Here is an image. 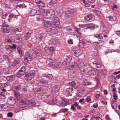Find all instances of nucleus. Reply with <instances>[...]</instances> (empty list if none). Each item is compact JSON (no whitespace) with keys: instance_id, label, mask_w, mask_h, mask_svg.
<instances>
[{"instance_id":"obj_18","label":"nucleus","mask_w":120,"mask_h":120,"mask_svg":"<svg viewBox=\"0 0 120 120\" xmlns=\"http://www.w3.org/2000/svg\"><path fill=\"white\" fill-rule=\"evenodd\" d=\"M77 62L76 63H73L71 66V68L73 70H75L77 69L78 67V64Z\"/></svg>"},{"instance_id":"obj_24","label":"nucleus","mask_w":120,"mask_h":120,"mask_svg":"<svg viewBox=\"0 0 120 120\" xmlns=\"http://www.w3.org/2000/svg\"><path fill=\"white\" fill-rule=\"evenodd\" d=\"M73 90V88L72 87H69L67 88L65 91V93L68 95L69 94H70V93Z\"/></svg>"},{"instance_id":"obj_2","label":"nucleus","mask_w":120,"mask_h":120,"mask_svg":"<svg viewBox=\"0 0 120 120\" xmlns=\"http://www.w3.org/2000/svg\"><path fill=\"white\" fill-rule=\"evenodd\" d=\"M71 53L75 56L78 57L81 55L82 53V50L77 48H73L71 50Z\"/></svg>"},{"instance_id":"obj_15","label":"nucleus","mask_w":120,"mask_h":120,"mask_svg":"<svg viewBox=\"0 0 120 120\" xmlns=\"http://www.w3.org/2000/svg\"><path fill=\"white\" fill-rule=\"evenodd\" d=\"M14 95L15 98L17 100H19L21 98V95L20 94L19 92L15 90L14 91Z\"/></svg>"},{"instance_id":"obj_62","label":"nucleus","mask_w":120,"mask_h":120,"mask_svg":"<svg viewBox=\"0 0 120 120\" xmlns=\"http://www.w3.org/2000/svg\"><path fill=\"white\" fill-rule=\"evenodd\" d=\"M85 6L87 7H89L90 6V5L87 2L85 1L84 3Z\"/></svg>"},{"instance_id":"obj_8","label":"nucleus","mask_w":120,"mask_h":120,"mask_svg":"<svg viewBox=\"0 0 120 120\" xmlns=\"http://www.w3.org/2000/svg\"><path fill=\"white\" fill-rule=\"evenodd\" d=\"M2 30L4 32L6 33L8 32L9 28L8 25L6 24L5 22H3V24L2 25Z\"/></svg>"},{"instance_id":"obj_20","label":"nucleus","mask_w":120,"mask_h":120,"mask_svg":"<svg viewBox=\"0 0 120 120\" xmlns=\"http://www.w3.org/2000/svg\"><path fill=\"white\" fill-rule=\"evenodd\" d=\"M58 91V86L57 85H55L52 87L51 91L52 93H57Z\"/></svg>"},{"instance_id":"obj_46","label":"nucleus","mask_w":120,"mask_h":120,"mask_svg":"<svg viewBox=\"0 0 120 120\" xmlns=\"http://www.w3.org/2000/svg\"><path fill=\"white\" fill-rule=\"evenodd\" d=\"M1 107L2 109H4L7 108L8 106L6 104H4L1 105Z\"/></svg>"},{"instance_id":"obj_55","label":"nucleus","mask_w":120,"mask_h":120,"mask_svg":"<svg viewBox=\"0 0 120 120\" xmlns=\"http://www.w3.org/2000/svg\"><path fill=\"white\" fill-rule=\"evenodd\" d=\"M68 110V109L64 108V109H62L60 110V111L62 112H67Z\"/></svg>"},{"instance_id":"obj_27","label":"nucleus","mask_w":120,"mask_h":120,"mask_svg":"<svg viewBox=\"0 0 120 120\" xmlns=\"http://www.w3.org/2000/svg\"><path fill=\"white\" fill-rule=\"evenodd\" d=\"M51 22H45L44 23V26L45 29L49 28V27H51Z\"/></svg>"},{"instance_id":"obj_53","label":"nucleus","mask_w":120,"mask_h":120,"mask_svg":"<svg viewBox=\"0 0 120 120\" xmlns=\"http://www.w3.org/2000/svg\"><path fill=\"white\" fill-rule=\"evenodd\" d=\"M68 43L70 44H72L73 43V41L72 39L70 38L68 41Z\"/></svg>"},{"instance_id":"obj_12","label":"nucleus","mask_w":120,"mask_h":120,"mask_svg":"<svg viewBox=\"0 0 120 120\" xmlns=\"http://www.w3.org/2000/svg\"><path fill=\"white\" fill-rule=\"evenodd\" d=\"M46 35L45 33H41L39 34L36 39L38 41H40L43 38H45Z\"/></svg>"},{"instance_id":"obj_48","label":"nucleus","mask_w":120,"mask_h":120,"mask_svg":"<svg viewBox=\"0 0 120 120\" xmlns=\"http://www.w3.org/2000/svg\"><path fill=\"white\" fill-rule=\"evenodd\" d=\"M27 67L25 68L24 66L22 67H21V69L20 70V71H22L24 72L25 70L26 71L27 69Z\"/></svg>"},{"instance_id":"obj_21","label":"nucleus","mask_w":120,"mask_h":120,"mask_svg":"<svg viewBox=\"0 0 120 120\" xmlns=\"http://www.w3.org/2000/svg\"><path fill=\"white\" fill-rule=\"evenodd\" d=\"M117 101H112V104H111L112 108L114 109H116L117 108V105L116 102Z\"/></svg>"},{"instance_id":"obj_50","label":"nucleus","mask_w":120,"mask_h":120,"mask_svg":"<svg viewBox=\"0 0 120 120\" xmlns=\"http://www.w3.org/2000/svg\"><path fill=\"white\" fill-rule=\"evenodd\" d=\"M18 6L20 8H25L26 6H25L24 3L20 4L18 5Z\"/></svg>"},{"instance_id":"obj_14","label":"nucleus","mask_w":120,"mask_h":120,"mask_svg":"<svg viewBox=\"0 0 120 120\" xmlns=\"http://www.w3.org/2000/svg\"><path fill=\"white\" fill-rule=\"evenodd\" d=\"M8 100L10 105L13 106L15 105L16 103V101L15 99L13 98H9Z\"/></svg>"},{"instance_id":"obj_47","label":"nucleus","mask_w":120,"mask_h":120,"mask_svg":"<svg viewBox=\"0 0 120 120\" xmlns=\"http://www.w3.org/2000/svg\"><path fill=\"white\" fill-rule=\"evenodd\" d=\"M9 84L8 82H6L4 83H3L2 86L3 87H6L7 86L9 85Z\"/></svg>"},{"instance_id":"obj_37","label":"nucleus","mask_w":120,"mask_h":120,"mask_svg":"<svg viewBox=\"0 0 120 120\" xmlns=\"http://www.w3.org/2000/svg\"><path fill=\"white\" fill-rule=\"evenodd\" d=\"M68 84L70 86L74 87L76 85V83L74 81H73L71 82H69Z\"/></svg>"},{"instance_id":"obj_59","label":"nucleus","mask_w":120,"mask_h":120,"mask_svg":"<svg viewBox=\"0 0 120 120\" xmlns=\"http://www.w3.org/2000/svg\"><path fill=\"white\" fill-rule=\"evenodd\" d=\"M41 90V89L40 88H36L34 89V90L35 92H38Z\"/></svg>"},{"instance_id":"obj_30","label":"nucleus","mask_w":120,"mask_h":120,"mask_svg":"<svg viewBox=\"0 0 120 120\" xmlns=\"http://www.w3.org/2000/svg\"><path fill=\"white\" fill-rule=\"evenodd\" d=\"M62 66V64L61 62L56 63L55 67L58 68H61Z\"/></svg>"},{"instance_id":"obj_42","label":"nucleus","mask_w":120,"mask_h":120,"mask_svg":"<svg viewBox=\"0 0 120 120\" xmlns=\"http://www.w3.org/2000/svg\"><path fill=\"white\" fill-rule=\"evenodd\" d=\"M56 63L53 61H50L49 63V64L50 66L52 67H55Z\"/></svg>"},{"instance_id":"obj_58","label":"nucleus","mask_w":120,"mask_h":120,"mask_svg":"<svg viewBox=\"0 0 120 120\" xmlns=\"http://www.w3.org/2000/svg\"><path fill=\"white\" fill-rule=\"evenodd\" d=\"M31 36V34L27 33L26 34V38L27 40Z\"/></svg>"},{"instance_id":"obj_51","label":"nucleus","mask_w":120,"mask_h":120,"mask_svg":"<svg viewBox=\"0 0 120 120\" xmlns=\"http://www.w3.org/2000/svg\"><path fill=\"white\" fill-rule=\"evenodd\" d=\"M57 2V0H52L50 3L53 5L56 4Z\"/></svg>"},{"instance_id":"obj_10","label":"nucleus","mask_w":120,"mask_h":120,"mask_svg":"<svg viewBox=\"0 0 120 120\" xmlns=\"http://www.w3.org/2000/svg\"><path fill=\"white\" fill-rule=\"evenodd\" d=\"M49 96V94L47 93H45L42 94L41 96V99L44 102H46L47 101Z\"/></svg>"},{"instance_id":"obj_54","label":"nucleus","mask_w":120,"mask_h":120,"mask_svg":"<svg viewBox=\"0 0 120 120\" xmlns=\"http://www.w3.org/2000/svg\"><path fill=\"white\" fill-rule=\"evenodd\" d=\"M13 116V113L11 112L8 113L7 114V116L9 117H12Z\"/></svg>"},{"instance_id":"obj_61","label":"nucleus","mask_w":120,"mask_h":120,"mask_svg":"<svg viewBox=\"0 0 120 120\" xmlns=\"http://www.w3.org/2000/svg\"><path fill=\"white\" fill-rule=\"evenodd\" d=\"M88 27L90 28H94V26L92 23H90L88 24Z\"/></svg>"},{"instance_id":"obj_11","label":"nucleus","mask_w":120,"mask_h":120,"mask_svg":"<svg viewBox=\"0 0 120 120\" xmlns=\"http://www.w3.org/2000/svg\"><path fill=\"white\" fill-rule=\"evenodd\" d=\"M40 12L38 10L33 9L31 11L30 14V16H34L36 15H38L40 14Z\"/></svg>"},{"instance_id":"obj_29","label":"nucleus","mask_w":120,"mask_h":120,"mask_svg":"<svg viewBox=\"0 0 120 120\" xmlns=\"http://www.w3.org/2000/svg\"><path fill=\"white\" fill-rule=\"evenodd\" d=\"M94 16L90 14H89L86 17V19L88 21L91 20L93 17Z\"/></svg>"},{"instance_id":"obj_40","label":"nucleus","mask_w":120,"mask_h":120,"mask_svg":"<svg viewBox=\"0 0 120 120\" xmlns=\"http://www.w3.org/2000/svg\"><path fill=\"white\" fill-rule=\"evenodd\" d=\"M17 50L19 55L20 56L22 55V52L20 48L18 47L17 48Z\"/></svg>"},{"instance_id":"obj_36","label":"nucleus","mask_w":120,"mask_h":120,"mask_svg":"<svg viewBox=\"0 0 120 120\" xmlns=\"http://www.w3.org/2000/svg\"><path fill=\"white\" fill-rule=\"evenodd\" d=\"M94 36L96 38H98L100 39H102L103 38L102 36L101 35L98 34H95Z\"/></svg>"},{"instance_id":"obj_32","label":"nucleus","mask_w":120,"mask_h":120,"mask_svg":"<svg viewBox=\"0 0 120 120\" xmlns=\"http://www.w3.org/2000/svg\"><path fill=\"white\" fill-rule=\"evenodd\" d=\"M66 59L68 63H70L72 59V57L70 56H69L66 57Z\"/></svg>"},{"instance_id":"obj_49","label":"nucleus","mask_w":120,"mask_h":120,"mask_svg":"<svg viewBox=\"0 0 120 120\" xmlns=\"http://www.w3.org/2000/svg\"><path fill=\"white\" fill-rule=\"evenodd\" d=\"M80 28H76L75 29L76 31L79 35L81 34V33L80 31Z\"/></svg>"},{"instance_id":"obj_52","label":"nucleus","mask_w":120,"mask_h":120,"mask_svg":"<svg viewBox=\"0 0 120 120\" xmlns=\"http://www.w3.org/2000/svg\"><path fill=\"white\" fill-rule=\"evenodd\" d=\"M6 49L7 50L9 51L10 50H12V46L10 45H8L6 46Z\"/></svg>"},{"instance_id":"obj_1","label":"nucleus","mask_w":120,"mask_h":120,"mask_svg":"<svg viewBox=\"0 0 120 120\" xmlns=\"http://www.w3.org/2000/svg\"><path fill=\"white\" fill-rule=\"evenodd\" d=\"M42 12L44 17L46 19H51L54 17L53 14L45 9L42 10Z\"/></svg>"},{"instance_id":"obj_25","label":"nucleus","mask_w":120,"mask_h":120,"mask_svg":"<svg viewBox=\"0 0 120 120\" xmlns=\"http://www.w3.org/2000/svg\"><path fill=\"white\" fill-rule=\"evenodd\" d=\"M25 72L19 70L16 74V76L18 77H20L22 76L24 74Z\"/></svg>"},{"instance_id":"obj_39","label":"nucleus","mask_w":120,"mask_h":120,"mask_svg":"<svg viewBox=\"0 0 120 120\" xmlns=\"http://www.w3.org/2000/svg\"><path fill=\"white\" fill-rule=\"evenodd\" d=\"M76 36L77 37L79 38V41H82L83 42V38L82 37V36L81 35H76Z\"/></svg>"},{"instance_id":"obj_5","label":"nucleus","mask_w":120,"mask_h":120,"mask_svg":"<svg viewBox=\"0 0 120 120\" xmlns=\"http://www.w3.org/2000/svg\"><path fill=\"white\" fill-rule=\"evenodd\" d=\"M24 58V63L27 64L28 61H31L33 59L32 55L30 54L29 52H26Z\"/></svg>"},{"instance_id":"obj_43","label":"nucleus","mask_w":120,"mask_h":120,"mask_svg":"<svg viewBox=\"0 0 120 120\" xmlns=\"http://www.w3.org/2000/svg\"><path fill=\"white\" fill-rule=\"evenodd\" d=\"M5 98L4 93L3 92H1L0 94V98L1 99H4Z\"/></svg>"},{"instance_id":"obj_44","label":"nucleus","mask_w":120,"mask_h":120,"mask_svg":"<svg viewBox=\"0 0 120 120\" xmlns=\"http://www.w3.org/2000/svg\"><path fill=\"white\" fill-rule=\"evenodd\" d=\"M57 103V101L56 98L55 97L53 98L52 100V103L53 104H54Z\"/></svg>"},{"instance_id":"obj_22","label":"nucleus","mask_w":120,"mask_h":120,"mask_svg":"<svg viewBox=\"0 0 120 120\" xmlns=\"http://www.w3.org/2000/svg\"><path fill=\"white\" fill-rule=\"evenodd\" d=\"M57 43V41L55 39L53 38H51L49 42V44L50 45H55Z\"/></svg>"},{"instance_id":"obj_28","label":"nucleus","mask_w":120,"mask_h":120,"mask_svg":"<svg viewBox=\"0 0 120 120\" xmlns=\"http://www.w3.org/2000/svg\"><path fill=\"white\" fill-rule=\"evenodd\" d=\"M21 60L20 59H17L15 60L12 63V65L13 66H15L18 64L20 62Z\"/></svg>"},{"instance_id":"obj_7","label":"nucleus","mask_w":120,"mask_h":120,"mask_svg":"<svg viewBox=\"0 0 120 120\" xmlns=\"http://www.w3.org/2000/svg\"><path fill=\"white\" fill-rule=\"evenodd\" d=\"M74 11L73 9H70L65 13V16L68 18L72 17L74 14Z\"/></svg>"},{"instance_id":"obj_6","label":"nucleus","mask_w":120,"mask_h":120,"mask_svg":"<svg viewBox=\"0 0 120 120\" xmlns=\"http://www.w3.org/2000/svg\"><path fill=\"white\" fill-rule=\"evenodd\" d=\"M35 71L34 70L31 71H30V73L28 75H26V79L27 80H30L34 78V76Z\"/></svg>"},{"instance_id":"obj_41","label":"nucleus","mask_w":120,"mask_h":120,"mask_svg":"<svg viewBox=\"0 0 120 120\" xmlns=\"http://www.w3.org/2000/svg\"><path fill=\"white\" fill-rule=\"evenodd\" d=\"M91 101L90 97L88 96L87 97L85 101L87 102H90Z\"/></svg>"},{"instance_id":"obj_4","label":"nucleus","mask_w":120,"mask_h":120,"mask_svg":"<svg viewBox=\"0 0 120 120\" xmlns=\"http://www.w3.org/2000/svg\"><path fill=\"white\" fill-rule=\"evenodd\" d=\"M78 68H79V69L83 72H85L86 71V69L88 67L85 65L84 64L83 62H78Z\"/></svg>"},{"instance_id":"obj_57","label":"nucleus","mask_w":120,"mask_h":120,"mask_svg":"<svg viewBox=\"0 0 120 120\" xmlns=\"http://www.w3.org/2000/svg\"><path fill=\"white\" fill-rule=\"evenodd\" d=\"M78 27L79 28H83L85 26V25L84 24H80L79 25H78Z\"/></svg>"},{"instance_id":"obj_13","label":"nucleus","mask_w":120,"mask_h":120,"mask_svg":"<svg viewBox=\"0 0 120 120\" xmlns=\"http://www.w3.org/2000/svg\"><path fill=\"white\" fill-rule=\"evenodd\" d=\"M19 16V15L16 14H13V13L10 14L9 16V18L8 19L9 21L10 22V21L12 20L13 18H15L16 19L17 18V16Z\"/></svg>"},{"instance_id":"obj_31","label":"nucleus","mask_w":120,"mask_h":120,"mask_svg":"<svg viewBox=\"0 0 120 120\" xmlns=\"http://www.w3.org/2000/svg\"><path fill=\"white\" fill-rule=\"evenodd\" d=\"M38 5L39 8H44L45 6V4L41 1L38 4Z\"/></svg>"},{"instance_id":"obj_16","label":"nucleus","mask_w":120,"mask_h":120,"mask_svg":"<svg viewBox=\"0 0 120 120\" xmlns=\"http://www.w3.org/2000/svg\"><path fill=\"white\" fill-rule=\"evenodd\" d=\"M50 27L46 29V31L48 32H50L52 34H54L56 33V30L53 29Z\"/></svg>"},{"instance_id":"obj_45","label":"nucleus","mask_w":120,"mask_h":120,"mask_svg":"<svg viewBox=\"0 0 120 120\" xmlns=\"http://www.w3.org/2000/svg\"><path fill=\"white\" fill-rule=\"evenodd\" d=\"M84 98H83L82 99H80L79 100V102L81 103L82 105L85 104V102H84Z\"/></svg>"},{"instance_id":"obj_33","label":"nucleus","mask_w":120,"mask_h":120,"mask_svg":"<svg viewBox=\"0 0 120 120\" xmlns=\"http://www.w3.org/2000/svg\"><path fill=\"white\" fill-rule=\"evenodd\" d=\"M39 82L40 83L42 84H47L48 82V80H46L44 79L40 80Z\"/></svg>"},{"instance_id":"obj_34","label":"nucleus","mask_w":120,"mask_h":120,"mask_svg":"<svg viewBox=\"0 0 120 120\" xmlns=\"http://www.w3.org/2000/svg\"><path fill=\"white\" fill-rule=\"evenodd\" d=\"M15 89L17 90H21V87L20 85H19L14 87Z\"/></svg>"},{"instance_id":"obj_17","label":"nucleus","mask_w":120,"mask_h":120,"mask_svg":"<svg viewBox=\"0 0 120 120\" xmlns=\"http://www.w3.org/2000/svg\"><path fill=\"white\" fill-rule=\"evenodd\" d=\"M27 105V104L26 101H23V100H21L19 105V107L21 108H23L26 107Z\"/></svg>"},{"instance_id":"obj_56","label":"nucleus","mask_w":120,"mask_h":120,"mask_svg":"<svg viewBox=\"0 0 120 120\" xmlns=\"http://www.w3.org/2000/svg\"><path fill=\"white\" fill-rule=\"evenodd\" d=\"M113 97L114 98V99L115 100V101H116L117 100V95L116 94H113Z\"/></svg>"},{"instance_id":"obj_3","label":"nucleus","mask_w":120,"mask_h":120,"mask_svg":"<svg viewBox=\"0 0 120 120\" xmlns=\"http://www.w3.org/2000/svg\"><path fill=\"white\" fill-rule=\"evenodd\" d=\"M51 23L52 27L54 28L57 27L59 26L60 23L59 18L56 17H55L53 22Z\"/></svg>"},{"instance_id":"obj_35","label":"nucleus","mask_w":120,"mask_h":120,"mask_svg":"<svg viewBox=\"0 0 120 120\" xmlns=\"http://www.w3.org/2000/svg\"><path fill=\"white\" fill-rule=\"evenodd\" d=\"M60 106L62 107H64L67 105L66 103L64 101H62L60 102Z\"/></svg>"},{"instance_id":"obj_26","label":"nucleus","mask_w":120,"mask_h":120,"mask_svg":"<svg viewBox=\"0 0 120 120\" xmlns=\"http://www.w3.org/2000/svg\"><path fill=\"white\" fill-rule=\"evenodd\" d=\"M93 64L95 65V67L96 68H98L101 67V65L99 63H98L97 60H95L93 62Z\"/></svg>"},{"instance_id":"obj_60","label":"nucleus","mask_w":120,"mask_h":120,"mask_svg":"<svg viewBox=\"0 0 120 120\" xmlns=\"http://www.w3.org/2000/svg\"><path fill=\"white\" fill-rule=\"evenodd\" d=\"M91 83L90 82H86L85 83L84 85L86 86H89L90 85H91Z\"/></svg>"},{"instance_id":"obj_38","label":"nucleus","mask_w":120,"mask_h":120,"mask_svg":"<svg viewBox=\"0 0 120 120\" xmlns=\"http://www.w3.org/2000/svg\"><path fill=\"white\" fill-rule=\"evenodd\" d=\"M68 76L69 77L72 78L73 77V73L72 72L69 71L68 72Z\"/></svg>"},{"instance_id":"obj_23","label":"nucleus","mask_w":120,"mask_h":120,"mask_svg":"<svg viewBox=\"0 0 120 120\" xmlns=\"http://www.w3.org/2000/svg\"><path fill=\"white\" fill-rule=\"evenodd\" d=\"M15 76L13 75L8 76L6 78V79L8 81L11 82L15 80Z\"/></svg>"},{"instance_id":"obj_63","label":"nucleus","mask_w":120,"mask_h":120,"mask_svg":"<svg viewBox=\"0 0 120 120\" xmlns=\"http://www.w3.org/2000/svg\"><path fill=\"white\" fill-rule=\"evenodd\" d=\"M105 118L106 120H112L109 117L108 115H106L105 116Z\"/></svg>"},{"instance_id":"obj_19","label":"nucleus","mask_w":120,"mask_h":120,"mask_svg":"<svg viewBox=\"0 0 120 120\" xmlns=\"http://www.w3.org/2000/svg\"><path fill=\"white\" fill-rule=\"evenodd\" d=\"M43 77H45L46 78V80H51L53 78V76L51 74H49L47 75L46 74H44L42 76Z\"/></svg>"},{"instance_id":"obj_9","label":"nucleus","mask_w":120,"mask_h":120,"mask_svg":"<svg viewBox=\"0 0 120 120\" xmlns=\"http://www.w3.org/2000/svg\"><path fill=\"white\" fill-rule=\"evenodd\" d=\"M90 67H88L86 69V71H87L88 74L90 75H94L96 74V72L94 69H92L90 70Z\"/></svg>"},{"instance_id":"obj_64","label":"nucleus","mask_w":120,"mask_h":120,"mask_svg":"<svg viewBox=\"0 0 120 120\" xmlns=\"http://www.w3.org/2000/svg\"><path fill=\"white\" fill-rule=\"evenodd\" d=\"M49 49V47L47 46H46L44 48V49L45 51L46 52H47V51Z\"/></svg>"}]
</instances>
